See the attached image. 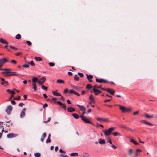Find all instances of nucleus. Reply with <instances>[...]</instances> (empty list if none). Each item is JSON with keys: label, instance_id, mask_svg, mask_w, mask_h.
<instances>
[{"label": "nucleus", "instance_id": "f3484780", "mask_svg": "<svg viewBox=\"0 0 157 157\" xmlns=\"http://www.w3.org/2000/svg\"><path fill=\"white\" fill-rule=\"evenodd\" d=\"M67 110L68 112H72L75 111V109L71 107L68 108Z\"/></svg>", "mask_w": 157, "mask_h": 157}, {"label": "nucleus", "instance_id": "c756f323", "mask_svg": "<svg viewBox=\"0 0 157 157\" xmlns=\"http://www.w3.org/2000/svg\"><path fill=\"white\" fill-rule=\"evenodd\" d=\"M72 115L76 119H78L79 118L78 115L76 113H73Z\"/></svg>", "mask_w": 157, "mask_h": 157}, {"label": "nucleus", "instance_id": "a18cd8bd", "mask_svg": "<svg viewBox=\"0 0 157 157\" xmlns=\"http://www.w3.org/2000/svg\"><path fill=\"white\" fill-rule=\"evenodd\" d=\"M21 98V97L20 96H18L17 97L14 98L13 99L15 100H19Z\"/></svg>", "mask_w": 157, "mask_h": 157}, {"label": "nucleus", "instance_id": "680f3d73", "mask_svg": "<svg viewBox=\"0 0 157 157\" xmlns=\"http://www.w3.org/2000/svg\"><path fill=\"white\" fill-rule=\"evenodd\" d=\"M139 113V111H136V112L133 113V114L134 115H136L138 114Z\"/></svg>", "mask_w": 157, "mask_h": 157}, {"label": "nucleus", "instance_id": "72a5a7b5", "mask_svg": "<svg viewBox=\"0 0 157 157\" xmlns=\"http://www.w3.org/2000/svg\"><path fill=\"white\" fill-rule=\"evenodd\" d=\"M71 156H78V154L77 153H72L70 154Z\"/></svg>", "mask_w": 157, "mask_h": 157}, {"label": "nucleus", "instance_id": "bf43d9fd", "mask_svg": "<svg viewBox=\"0 0 157 157\" xmlns=\"http://www.w3.org/2000/svg\"><path fill=\"white\" fill-rule=\"evenodd\" d=\"M48 105L47 103H44L43 106V108H44L45 107H47Z\"/></svg>", "mask_w": 157, "mask_h": 157}, {"label": "nucleus", "instance_id": "69168bd1", "mask_svg": "<svg viewBox=\"0 0 157 157\" xmlns=\"http://www.w3.org/2000/svg\"><path fill=\"white\" fill-rule=\"evenodd\" d=\"M74 94L78 96H79L80 95V94L78 93L75 92V91Z\"/></svg>", "mask_w": 157, "mask_h": 157}, {"label": "nucleus", "instance_id": "e433bc0d", "mask_svg": "<svg viewBox=\"0 0 157 157\" xmlns=\"http://www.w3.org/2000/svg\"><path fill=\"white\" fill-rule=\"evenodd\" d=\"M83 157H90L88 153H85L83 155Z\"/></svg>", "mask_w": 157, "mask_h": 157}, {"label": "nucleus", "instance_id": "20e7f679", "mask_svg": "<svg viewBox=\"0 0 157 157\" xmlns=\"http://www.w3.org/2000/svg\"><path fill=\"white\" fill-rule=\"evenodd\" d=\"M46 80V78L44 77H43L37 81V83L40 85H42Z\"/></svg>", "mask_w": 157, "mask_h": 157}, {"label": "nucleus", "instance_id": "2eb2a0df", "mask_svg": "<svg viewBox=\"0 0 157 157\" xmlns=\"http://www.w3.org/2000/svg\"><path fill=\"white\" fill-rule=\"evenodd\" d=\"M118 105L120 106L119 109L121 110L122 112L123 113H124V110L125 109V107L119 105Z\"/></svg>", "mask_w": 157, "mask_h": 157}, {"label": "nucleus", "instance_id": "4be33fe9", "mask_svg": "<svg viewBox=\"0 0 157 157\" xmlns=\"http://www.w3.org/2000/svg\"><path fill=\"white\" fill-rule=\"evenodd\" d=\"M56 82L59 84H63L64 83V81L61 79H58L56 81Z\"/></svg>", "mask_w": 157, "mask_h": 157}, {"label": "nucleus", "instance_id": "a211bd4d", "mask_svg": "<svg viewBox=\"0 0 157 157\" xmlns=\"http://www.w3.org/2000/svg\"><path fill=\"white\" fill-rule=\"evenodd\" d=\"M0 42L3 44H8V42L6 41L5 40L2 38L0 39Z\"/></svg>", "mask_w": 157, "mask_h": 157}, {"label": "nucleus", "instance_id": "a878e982", "mask_svg": "<svg viewBox=\"0 0 157 157\" xmlns=\"http://www.w3.org/2000/svg\"><path fill=\"white\" fill-rule=\"evenodd\" d=\"M52 92L54 95L57 96H61V94L59 93H57L55 91H53Z\"/></svg>", "mask_w": 157, "mask_h": 157}, {"label": "nucleus", "instance_id": "58836bf2", "mask_svg": "<svg viewBox=\"0 0 157 157\" xmlns=\"http://www.w3.org/2000/svg\"><path fill=\"white\" fill-rule=\"evenodd\" d=\"M41 88L42 89H43L45 90H47L48 88L47 87H46L43 85H41Z\"/></svg>", "mask_w": 157, "mask_h": 157}, {"label": "nucleus", "instance_id": "f03ea898", "mask_svg": "<svg viewBox=\"0 0 157 157\" xmlns=\"http://www.w3.org/2000/svg\"><path fill=\"white\" fill-rule=\"evenodd\" d=\"M2 74H6L5 76L11 75L18 76L19 75L18 74H17V73L16 72H2Z\"/></svg>", "mask_w": 157, "mask_h": 157}, {"label": "nucleus", "instance_id": "052dcab7", "mask_svg": "<svg viewBox=\"0 0 157 157\" xmlns=\"http://www.w3.org/2000/svg\"><path fill=\"white\" fill-rule=\"evenodd\" d=\"M51 120V117H49L48 118V119L47 120V121H44V122L46 123L48 122H49Z\"/></svg>", "mask_w": 157, "mask_h": 157}, {"label": "nucleus", "instance_id": "7c9ffc66", "mask_svg": "<svg viewBox=\"0 0 157 157\" xmlns=\"http://www.w3.org/2000/svg\"><path fill=\"white\" fill-rule=\"evenodd\" d=\"M99 143L100 144H104L105 143V141L104 139L101 140V139H100V141H99Z\"/></svg>", "mask_w": 157, "mask_h": 157}, {"label": "nucleus", "instance_id": "864d4df0", "mask_svg": "<svg viewBox=\"0 0 157 157\" xmlns=\"http://www.w3.org/2000/svg\"><path fill=\"white\" fill-rule=\"evenodd\" d=\"M121 127L122 128H125V129H128V127H126V126L125 125H121Z\"/></svg>", "mask_w": 157, "mask_h": 157}, {"label": "nucleus", "instance_id": "13d9d810", "mask_svg": "<svg viewBox=\"0 0 157 157\" xmlns=\"http://www.w3.org/2000/svg\"><path fill=\"white\" fill-rule=\"evenodd\" d=\"M11 102L12 105H15V101L13 100H12L11 101Z\"/></svg>", "mask_w": 157, "mask_h": 157}, {"label": "nucleus", "instance_id": "2f4dec72", "mask_svg": "<svg viewBox=\"0 0 157 157\" xmlns=\"http://www.w3.org/2000/svg\"><path fill=\"white\" fill-rule=\"evenodd\" d=\"M79 77L77 75H75L74 77L75 80L78 81L79 80Z\"/></svg>", "mask_w": 157, "mask_h": 157}, {"label": "nucleus", "instance_id": "cd10ccee", "mask_svg": "<svg viewBox=\"0 0 157 157\" xmlns=\"http://www.w3.org/2000/svg\"><path fill=\"white\" fill-rule=\"evenodd\" d=\"M145 117L147 118H151L153 117V116L152 115H149L148 114H145Z\"/></svg>", "mask_w": 157, "mask_h": 157}, {"label": "nucleus", "instance_id": "6e6552de", "mask_svg": "<svg viewBox=\"0 0 157 157\" xmlns=\"http://www.w3.org/2000/svg\"><path fill=\"white\" fill-rule=\"evenodd\" d=\"M57 103L60 106H62V108L64 110H66V106L65 104H63L60 101H57Z\"/></svg>", "mask_w": 157, "mask_h": 157}, {"label": "nucleus", "instance_id": "aec40b11", "mask_svg": "<svg viewBox=\"0 0 157 157\" xmlns=\"http://www.w3.org/2000/svg\"><path fill=\"white\" fill-rule=\"evenodd\" d=\"M46 133L45 132H44L42 135L41 138L40 139V140L42 142H43L44 141V138L46 136Z\"/></svg>", "mask_w": 157, "mask_h": 157}, {"label": "nucleus", "instance_id": "f257e3e1", "mask_svg": "<svg viewBox=\"0 0 157 157\" xmlns=\"http://www.w3.org/2000/svg\"><path fill=\"white\" fill-rule=\"evenodd\" d=\"M116 128V127H111L103 132H104L105 136H108L110 135L111 134H112V132Z\"/></svg>", "mask_w": 157, "mask_h": 157}, {"label": "nucleus", "instance_id": "412c9836", "mask_svg": "<svg viewBox=\"0 0 157 157\" xmlns=\"http://www.w3.org/2000/svg\"><path fill=\"white\" fill-rule=\"evenodd\" d=\"M89 98V99L90 101H91L92 102H94L95 101V99H94V97H93L92 95L91 94L90 95Z\"/></svg>", "mask_w": 157, "mask_h": 157}, {"label": "nucleus", "instance_id": "4468645a", "mask_svg": "<svg viewBox=\"0 0 157 157\" xmlns=\"http://www.w3.org/2000/svg\"><path fill=\"white\" fill-rule=\"evenodd\" d=\"M97 120L98 121H108V119L107 118H102L100 117H97Z\"/></svg>", "mask_w": 157, "mask_h": 157}, {"label": "nucleus", "instance_id": "bb28decb", "mask_svg": "<svg viewBox=\"0 0 157 157\" xmlns=\"http://www.w3.org/2000/svg\"><path fill=\"white\" fill-rule=\"evenodd\" d=\"M32 86H33V88L34 90L35 91L37 90V89L36 83H33L32 84Z\"/></svg>", "mask_w": 157, "mask_h": 157}, {"label": "nucleus", "instance_id": "1a4fd4ad", "mask_svg": "<svg viewBox=\"0 0 157 157\" xmlns=\"http://www.w3.org/2000/svg\"><path fill=\"white\" fill-rule=\"evenodd\" d=\"M1 79L2 81V82H1V84L2 85L5 86L8 85V81H5V79L4 78H1Z\"/></svg>", "mask_w": 157, "mask_h": 157}, {"label": "nucleus", "instance_id": "a19ab883", "mask_svg": "<svg viewBox=\"0 0 157 157\" xmlns=\"http://www.w3.org/2000/svg\"><path fill=\"white\" fill-rule=\"evenodd\" d=\"M3 71H6V72H11V70L9 68H3Z\"/></svg>", "mask_w": 157, "mask_h": 157}, {"label": "nucleus", "instance_id": "ddd939ff", "mask_svg": "<svg viewBox=\"0 0 157 157\" xmlns=\"http://www.w3.org/2000/svg\"><path fill=\"white\" fill-rule=\"evenodd\" d=\"M86 76L87 79L89 82H92V80L91 79L93 78V75H88L87 74H86Z\"/></svg>", "mask_w": 157, "mask_h": 157}, {"label": "nucleus", "instance_id": "37998d69", "mask_svg": "<svg viewBox=\"0 0 157 157\" xmlns=\"http://www.w3.org/2000/svg\"><path fill=\"white\" fill-rule=\"evenodd\" d=\"M79 108H80V109L81 110H82V111H85V110H86L85 108L83 106H82V107H81Z\"/></svg>", "mask_w": 157, "mask_h": 157}, {"label": "nucleus", "instance_id": "0eeeda50", "mask_svg": "<svg viewBox=\"0 0 157 157\" xmlns=\"http://www.w3.org/2000/svg\"><path fill=\"white\" fill-rule=\"evenodd\" d=\"M96 81L97 82L99 83H106L109 82L106 80L103 79H99L98 78L96 79Z\"/></svg>", "mask_w": 157, "mask_h": 157}, {"label": "nucleus", "instance_id": "5fc2aeb1", "mask_svg": "<svg viewBox=\"0 0 157 157\" xmlns=\"http://www.w3.org/2000/svg\"><path fill=\"white\" fill-rule=\"evenodd\" d=\"M71 87L73 89L75 90H76L78 87L77 86H74L73 85H71Z\"/></svg>", "mask_w": 157, "mask_h": 157}, {"label": "nucleus", "instance_id": "774afa93", "mask_svg": "<svg viewBox=\"0 0 157 157\" xmlns=\"http://www.w3.org/2000/svg\"><path fill=\"white\" fill-rule=\"evenodd\" d=\"M11 94L12 95V96H14V95L15 94V92L14 91H12Z\"/></svg>", "mask_w": 157, "mask_h": 157}, {"label": "nucleus", "instance_id": "f704fd0d", "mask_svg": "<svg viewBox=\"0 0 157 157\" xmlns=\"http://www.w3.org/2000/svg\"><path fill=\"white\" fill-rule=\"evenodd\" d=\"M15 38L18 40H19L21 38V36L20 34H17L15 36Z\"/></svg>", "mask_w": 157, "mask_h": 157}, {"label": "nucleus", "instance_id": "79ce46f5", "mask_svg": "<svg viewBox=\"0 0 157 157\" xmlns=\"http://www.w3.org/2000/svg\"><path fill=\"white\" fill-rule=\"evenodd\" d=\"M29 64H30L31 66H34L35 65V63L33 60H32L30 63H29Z\"/></svg>", "mask_w": 157, "mask_h": 157}, {"label": "nucleus", "instance_id": "09e8293b", "mask_svg": "<svg viewBox=\"0 0 157 157\" xmlns=\"http://www.w3.org/2000/svg\"><path fill=\"white\" fill-rule=\"evenodd\" d=\"M22 66L25 68H28L29 67V64H24L22 65Z\"/></svg>", "mask_w": 157, "mask_h": 157}, {"label": "nucleus", "instance_id": "9d476101", "mask_svg": "<svg viewBox=\"0 0 157 157\" xmlns=\"http://www.w3.org/2000/svg\"><path fill=\"white\" fill-rule=\"evenodd\" d=\"M106 91L112 95H113L115 93V91L113 89L110 88L107 89L106 90Z\"/></svg>", "mask_w": 157, "mask_h": 157}, {"label": "nucleus", "instance_id": "423d86ee", "mask_svg": "<svg viewBox=\"0 0 157 157\" xmlns=\"http://www.w3.org/2000/svg\"><path fill=\"white\" fill-rule=\"evenodd\" d=\"M12 109V107L11 105L8 106L6 109V112L7 113L8 115L10 114L11 112Z\"/></svg>", "mask_w": 157, "mask_h": 157}, {"label": "nucleus", "instance_id": "c03bdc74", "mask_svg": "<svg viewBox=\"0 0 157 157\" xmlns=\"http://www.w3.org/2000/svg\"><path fill=\"white\" fill-rule=\"evenodd\" d=\"M133 150L132 149H130L129 150L128 152V155L129 156H130L132 154V153Z\"/></svg>", "mask_w": 157, "mask_h": 157}, {"label": "nucleus", "instance_id": "ea45409f", "mask_svg": "<svg viewBox=\"0 0 157 157\" xmlns=\"http://www.w3.org/2000/svg\"><path fill=\"white\" fill-rule=\"evenodd\" d=\"M10 62L13 64H16L17 63V62L16 60L13 59L11 60Z\"/></svg>", "mask_w": 157, "mask_h": 157}, {"label": "nucleus", "instance_id": "c85d7f7f", "mask_svg": "<svg viewBox=\"0 0 157 157\" xmlns=\"http://www.w3.org/2000/svg\"><path fill=\"white\" fill-rule=\"evenodd\" d=\"M92 87L91 85L89 84H87L86 86V88L88 90L90 89Z\"/></svg>", "mask_w": 157, "mask_h": 157}, {"label": "nucleus", "instance_id": "603ef678", "mask_svg": "<svg viewBox=\"0 0 157 157\" xmlns=\"http://www.w3.org/2000/svg\"><path fill=\"white\" fill-rule=\"evenodd\" d=\"M96 91H97L98 92V94L101 93V91L99 90H94V91H93L94 93H95L96 92Z\"/></svg>", "mask_w": 157, "mask_h": 157}, {"label": "nucleus", "instance_id": "f8f14e48", "mask_svg": "<svg viewBox=\"0 0 157 157\" xmlns=\"http://www.w3.org/2000/svg\"><path fill=\"white\" fill-rule=\"evenodd\" d=\"M26 110V109L25 108H24L22 110L20 114V117L21 118H22L24 117L25 115V112Z\"/></svg>", "mask_w": 157, "mask_h": 157}, {"label": "nucleus", "instance_id": "5701e85b", "mask_svg": "<svg viewBox=\"0 0 157 157\" xmlns=\"http://www.w3.org/2000/svg\"><path fill=\"white\" fill-rule=\"evenodd\" d=\"M34 59L37 61H40L42 60V59L40 57H35L34 58Z\"/></svg>", "mask_w": 157, "mask_h": 157}, {"label": "nucleus", "instance_id": "6ab92c4d", "mask_svg": "<svg viewBox=\"0 0 157 157\" xmlns=\"http://www.w3.org/2000/svg\"><path fill=\"white\" fill-rule=\"evenodd\" d=\"M140 122H143L146 124H147V125H148L150 126H152L153 125V124L150 123H148L147 122H146L144 120H141L140 121Z\"/></svg>", "mask_w": 157, "mask_h": 157}, {"label": "nucleus", "instance_id": "de8ad7c7", "mask_svg": "<svg viewBox=\"0 0 157 157\" xmlns=\"http://www.w3.org/2000/svg\"><path fill=\"white\" fill-rule=\"evenodd\" d=\"M49 65L51 67H53L55 65V64L54 63L51 62L48 63Z\"/></svg>", "mask_w": 157, "mask_h": 157}, {"label": "nucleus", "instance_id": "8fccbe9b", "mask_svg": "<svg viewBox=\"0 0 157 157\" xmlns=\"http://www.w3.org/2000/svg\"><path fill=\"white\" fill-rule=\"evenodd\" d=\"M26 43L29 46H31L32 45V43L31 42L28 40H27L26 41Z\"/></svg>", "mask_w": 157, "mask_h": 157}, {"label": "nucleus", "instance_id": "e2e57ef3", "mask_svg": "<svg viewBox=\"0 0 157 157\" xmlns=\"http://www.w3.org/2000/svg\"><path fill=\"white\" fill-rule=\"evenodd\" d=\"M6 91L7 92H8L9 93H11V92H12V90H10V89H7L6 90Z\"/></svg>", "mask_w": 157, "mask_h": 157}, {"label": "nucleus", "instance_id": "4c0bfd02", "mask_svg": "<svg viewBox=\"0 0 157 157\" xmlns=\"http://www.w3.org/2000/svg\"><path fill=\"white\" fill-rule=\"evenodd\" d=\"M34 156L35 157H40V154L39 153H36L34 154Z\"/></svg>", "mask_w": 157, "mask_h": 157}, {"label": "nucleus", "instance_id": "393cba45", "mask_svg": "<svg viewBox=\"0 0 157 157\" xmlns=\"http://www.w3.org/2000/svg\"><path fill=\"white\" fill-rule=\"evenodd\" d=\"M38 78L37 77H33L32 80V82L33 83H35V82L38 81Z\"/></svg>", "mask_w": 157, "mask_h": 157}, {"label": "nucleus", "instance_id": "7ed1b4c3", "mask_svg": "<svg viewBox=\"0 0 157 157\" xmlns=\"http://www.w3.org/2000/svg\"><path fill=\"white\" fill-rule=\"evenodd\" d=\"M80 117L82 118V120L85 123L92 124V123L87 118L84 117L83 115H81Z\"/></svg>", "mask_w": 157, "mask_h": 157}, {"label": "nucleus", "instance_id": "39448f33", "mask_svg": "<svg viewBox=\"0 0 157 157\" xmlns=\"http://www.w3.org/2000/svg\"><path fill=\"white\" fill-rule=\"evenodd\" d=\"M18 134L13 133H9L7 135V137L8 138H15L18 136Z\"/></svg>", "mask_w": 157, "mask_h": 157}, {"label": "nucleus", "instance_id": "338daca9", "mask_svg": "<svg viewBox=\"0 0 157 157\" xmlns=\"http://www.w3.org/2000/svg\"><path fill=\"white\" fill-rule=\"evenodd\" d=\"M43 95L45 98H48V96L45 94H43Z\"/></svg>", "mask_w": 157, "mask_h": 157}, {"label": "nucleus", "instance_id": "9b49d317", "mask_svg": "<svg viewBox=\"0 0 157 157\" xmlns=\"http://www.w3.org/2000/svg\"><path fill=\"white\" fill-rule=\"evenodd\" d=\"M9 62V60L5 58L0 59V63L3 64Z\"/></svg>", "mask_w": 157, "mask_h": 157}, {"label": "nucleus", "instance_id": "0e129e2a", "mask_svg": "<svg viewBox=\"0 0 157 157\" xmlns=\"http://www.w3.org/2000/svg\"><path fill=\"white\" fill-rule=\"evenodd\" d=\"M69 91H68V89H65L64 90V93H66L67 92H68Z\"/></svg>", "mask_w": 157, "mask_h": 157}, {"label": "nucleus", "instance_id": "3c124183", "mask_svg": "<svg viewBox=\"0 0 157 157\" xmlns=\"http://www.w3.org/2000/svg\"><path fill=\"white\" fill-rule=\"evenodd\" d=\"M75 91L74 90H73L72 89H71V90H70L69 91V93H70V94H74V92H75Z\"/></svg>", "mask_w": 157, "mask_h": 157}, {"label": "nucleus", "instance_id": "c9c22d12", "mask_svg": "<svg viewBox=\"0 0 157 157\" xmlns=\"http://www.w3.org/2000/svg\"><path fill=\"white\" fill-rule=\"evenodd\" d=\"M130 142L133 143L135 145L138 144L139 143L137 142H136V141H135L134 140L132 139H131Z\"/></svg>", "mask_w": 157, "mask_h": 157}, {"label": "nucleus", "instance_id": "49530a36", "mask_svg": "<svg viewBox=\"0 0 157 157\" xmlns=\"http://www.w3.org/2000/svg\"><path fill=\"white\" fill-rule=\"evenodd\" d=\"M78 74L81 77H83L84 76V74L82 73L78 72Z\"/></svg>", "mask_w": 157, "mask_h": 157}, {"label": "nucleus", "instance_id": "4d7b16f0", "mask_svg": "<svg viewBox=\"0 0 157 157\" xmlns=\"http://www.w3.org/2000/svg\"><path fill=\"white\" fill-rule=\"evenodd\" d=\"M23 105H24V104L22 102H21L19 104V106L20 107H23Z\"/></svg>", "mask_w": 157, "mask_h": 157}, {"label": "nucleus", "instance_id": "473e14b6", "mask_svg": "<svg viewBox=\"0 0 157 157\" xmlns=\"http://www.w3.org/2000/svg\"><path fill=\"white\" fill-rule=\"evenodd\" d=\"M132 110V109L131 108H127L125 107V109L124 112H130Z\"/></svg>", "mask_w": 157, "mask_h": 157}, {"label": "nucleus", "instance_id": "b1692460", "mask_svg": "<svg viewBox=\"0 0 157 157\" xmlns=\"http://www.w3.org/2000/svg\"><path fill=\"white\" fill-rule=\"evenodd\" d=\"M112 134L114 136H116L117 135L119 136H121V134L118 133L117 132L112 133Z\"/></svg>", "mask_w": 157, "mask_h": 157}, {"label": "nucleus", "instance_id": "dca6fc26", "mask_svg": "<svg viewBox=\"0 0 157 157\" xmlns=\"http://www.w3.org/2000/svg\"><path fill=\"white\" fill-rule=\"evenodd\" d=\"M101 88V86H98L97 85L95 84L93 87V91H94V90H98L96 88L100 89Z\"/></svg>", "mask_w": 157, "mask_h": 157}, {"label": "nucleus", "instance_id": "6e6d98bb", "mask_svg": "<svg viewBox=\"0 0 157 157\" xmlns=\"http://www.w3.org/2000/svg\"><path fill=\"white\" fill-rule=\"evenodd\" d=\"M51 142V140L50 139V138H48V139L46 141V143H50Z\"/></svg>", "mask_w": 157, "mask_h": 157}]
</instances>
